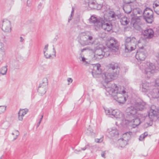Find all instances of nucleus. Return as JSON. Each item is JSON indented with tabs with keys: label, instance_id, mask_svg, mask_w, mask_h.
I'll list each match as a JSON object with an SVG mask.
<instances>
[{
	"label": "nucleus",
	"instance_id": "1",
	"mask_svg": "<svg viewBox=\"0 0 159 159\" xmlns=\"http://www.w3.org/2000/svg\"><path fill=\"white\" fill-rule=\"evenodd\" d=\"M101 65L99 64L91 65L90 66L89 71L94 78L101 77L106 83L116 79L119 73L120 67L118 63H112L108 65V69L106 72L101 74Z\"/></svg>",
	"mask_w": 159,
	"mask_h": 159
},
{
	"label": "nucleus",
	"instance_id": "2",
	"mask_svg": "<svg viewBox=\"0 0 159 159\" xmlns=\"http://www.w3.org/2000/svg\"><path fill=\"white\" fill-rule=\"evenodd\" d=\"M106 90L109 94L112 96L118 103H123L126 101V92L123 88L118 87L116 84H109Z\"/></svg>",
	"mask_w": 159,
	"mask_h": 159
},
{
	"label": "nucleus",
	"instance_id": "3",
	"mask_svg": "<svg viewBox=\"0 0 159 159\" xmlns=\"http://www.w3.org/2000/svg\"><path fill=\"white\" fill-rule=\"evenodd\" d=\"M89 21L90 24L93 25L96 30L102 28L105 31L108 32L112 29L111 24L105 21L104 18L97 19L95 16L93 15L89 19Z\"/></svg>",
	"mask_w": 159,
	"mask_h": 159
},
{
	"label": "nucleus",
	"instance_id": "4",
	"mask_svg": "<svg viewBox=\"0 0 159 159\" xmlns=\"http://www.w3.org/2000/svg\"><path fill=\"white\" fill-rule=\"evenodd\" d=\"M78 38L79 43L83 46L95 43V40L94 39L92 35L88 32H83L80 33Z\"/></svg>",
	"mask_w": 159,
	"mask_h": 159
},
{
	"label": "nucleus",
	"instance_id": "5",
	"mask_svg": "<svg viewBox=\"0 0 159 159\" xmlns=\"http://www.w3.org/2000/svg\"><path fill=\"white\" fill-rule=\"evenodd\" d=\"M136 40L134 37H127L125 43V51L126 52H130L135 49L136 47Z\"/></svg>",
	"mask_w": 159,
	"mask_h": 159
},
{
	"label": "nucleus",
	"instance_id": "6",
	"mask_svg": "<svg viewBox=\"0 0 159 159\" xmlns=\"http://www.w3.org/2000/svg\"><path fill=\"white\" fill-rule=\"evenodd\" d=\"M108 48H105L102 49L101 48H97L93 52L94 55L93 57V60L98 61L103 58L104 57H107L110 54L108 51Z\"/></svg>",
	"mask_w": 159,
	"mask_h": 159
},
{
	"label": "nucleus",
	"instance_id": "7",
	"mask_svg": "<svg viewBox=\"0 0 159 159\" xmlns=\"http://www.w3.org/2000/svg\"><path fill=\"white\" fill-rule=\"evenodd\" d=\"M144 40H140L138 42V46L139 47V49L136 52L135 57L138 60L144 61L147 56V51L144 49L143 46H141V43H143Z\"/></svg>",
	"mask_w": 159,
	"mask_h": 159
},
{
	"label": "nucleus",
	"instance_id": "8",
	"mask_svg": "<svg viewBox=\"0 0 159 159\" xmlns=\"http://www.w3.org/2000/svg\"><path fill=\"white\" fill-rule=\"evenodd\" d=\"M148 116L151 121L159 120V112L158 109L154 105H152L148 112Z\"/></svg>",
	"mask_w": 159,
	"mask_h": 159
},
{
	"label": "nucleus",
	"instance_id": "9",
	"mask_svg": "<svg viewBox=\"0 0 159 159\" xmlns=\"http://www.w3.org/2000/svg\"><path fill=\"white\" fill-rule=\"evenodd\" d=\"M137 111H138L134 105L128 107L126 111V120L128 121H131V119L137 116Z\"/></svg>",
	"mask_w": 159,
	"mask_h": 159
},
{
	"label": "nucleus",
	"instance_id": "10",
	"mask_svg": "<svg viewBox=\"0 0 159 159\" xmlns=\"http://www.w3.org/2000/svg\"><path fill=\"white\" fill-rule=\"evenodd\" d=\"M154 87L152 86L150 83L145 82L142 84L141 90L143 92L148 93L151 94L152 95L153 94L152 92H153L154 94H157L158 91H156L157 89H154Z\"/></svg>",
	"mask_w": 159,
	"mask_h": 159
},
{
	"label": "nucleus",
	"instance_id": "11",
	"mask_svg": "<svg viewBox=\"0 0 159 159\" xmlns=\"http://www.w3.org/2000/svg\"><path fill=\"white\" fill-rule=\"evenodd\" d=\"M48 44L45 45L43 49L44 56L47 58H51L56 57V52L54 45H52V49L48 50Z\"/></svg>",
	"mask_w": 159,
	"mask_h": 159
},
{
	"label": "nucleus",
	"instance_id": "12",
	"mask_svg": "<svg viewBox=\"0 0 159 159\" xmlns=\"http://www.w3.org/2000/svg\"><path fill=\"white\" fill-rule=\"evenodd\" d=\"M107 47L113 51H116L119 48V44L117 40L113 37H111L107 42Z\"/></svg>",
	"mask_w": 159,
	"mask_h": 159
},
{
	"label": "nucleus",
	"instance_id": "13",
	"mask_svg": "<svg viewBox=\"0 0 159 159\" xmlns=\"http://www.w3.org/2000/svg\"><path fill=\"white\" fill-rule=\"evenodd\" d=\"M1 29L4 32L9 33L11 30V21L7 19H3L1 22Z\"/></svg>",
	"mask_w": 159,
	"mask_h": 159
},
{
	"label": "nucleus",
	"instance_id": "14",
	"mask_svg": "<svg viewBox=\"0 0 159 159\" xmlns=\"http://www.w3.org/2000/svg\"><path fill=\"white\" fill-rule=\"evenodd\" d=\"M153 12L152 10L147 8L143 11V15L146 21L149 23H151L153 21Z\"/></svg>",
	"mask_w": 159,
	"mask_h": 159
},
{
	"label": "nucleus",
	"instance_id": "15",
	"mask_svg": "<svg viewBox=\"0 0 159 159\" xmlns=\"http://www.w3.org/2000/svg\"><path fill=\"white\" fill-rule=\"evenodd\" d=\"M48 85L47 79L44 78L43 80V82L40 84L38 89V92L41 95H44L46 93Z\"/></svg>",
	"mask_w": 159,
	"mask_h": 159
},
{
	"label": "nucleus",
	"instance_id": "16",
	"mask_svg": "<svg viewBox=\"0 0 159 159\" xmlns=\"http://www.w3.org/2000/svg\"><path fill=\"white\" fill-rule=\"evenodd\" d=\"M112 113V115L111 116V117H115L117 119L123 122L124 120L127 121L126 118H125L123 114L118 110H113Z\"/></svg>",
	"mask_w": 159,
	"mask_h": 159
},
{
	"label": "nucleus",
	"instance_id": "17",
	"mask_svg": "<svg viewBox=\"0 0 159 159\" xmlns=\"http://www.w3.org/2000/svg\"><path fill=\"white\" fill-rule=\"evenodd\" d=\"M86 3H88L89 6L91 9H98V6L101 7L100 5H98L95 0H84Z\"/></svg>",
	"mask_w": 159,
	"mask_h": 159
},
{
	"label": "nucleus",
	"instance_id": "18",
	"mask_svg": "<svg viewBox=\"0 0 159 159\" xmlns=\"http://www.w3.org/2000/svg\"><path fill=\"white\" fill-rule=\"evenodd\" d=\"M134 106L138 111H142L146 108V104L145 102L143 101L136 102L134 104Z\"/></svg>",
	"mask_w": 159,
	"mask_h": 159
},
{
	"label": "nucleus",
	"instance_id": "19",
	"mask_svg": "<svg viewBox=\"0 0 159 159\" xmlns=\"http://www.w3.org/2000/svg\"><path fill=\"white\" fill-rule=\"evenodd\" d=\"M142 25L143 23L141 20L139 18H137L133 23V26L135 29L140 31L142 29Z\"/></svg>",
	"mask_w": 159,
	"mask_h": 159
},
{
	"label": "nucleus",
	"instance_id": "20",
	"mask_svg": "<svg viewBox=\"0 0 159 159\" xmlns=\"http://www.w3.org/2000/svg\"><path fill=\"white\" fill-rule=\"evenodd\" d=\"M154 32L152 29H149L145 30L143 32V35L146 37V38L151 39L152 38L154 35Z\"/></svg>",
	"mask_w": 159,
	"mask_h": 159
},
{
	"label": "nucleus",
	"instance_id": "21",
	"mask_svg": "<svg viewBox=\"0 0 159 159\" xmlns=\"http://www.w3.org/2000/svg\"><path fill=\"white\" fill-rule=\"evenodd\" d=\"M148 67L145 70V73L147 74H150L152 73V71L155 69V65L152 63H148Z\"/></svg>",
	"mask_w": 159,
	"mask_h": 159
},
{
	"label": "nucleus",
	"instance_id": "22",
	"mask_svg": "<svg viewBox=\"0 0 159 159\" xmlns=\"http://www.w3.org/2000/svg\"><path fill=\"white\" fill-rule=\"evenodd\" d=\"M28 110L27 109H20L18 113V119L20 121H22L23 117L28 112Z\"/></svg>",
	"mask_w": 159,
	"mask_h": 159
},
{
	"label": "nucleus",
	"instance_id": "23",
	"mask_svg": "<svg viewBox=\"0 0 159 159\" xmlns=\"http://www.w3.org/2000/svg\"><path fill=\"white\" fill-rule=\"evenodd\" d=\"M107 131L111 137H117L118 134V131L115 127L108 129Z\"/></svg>",
	"mask_w": 159,
	"mask_h": 159
},
{
	"label": "nucleus",
	"instance_id": "24",
	"mask_svg": "<svg viewBox=\"0 0 159 159\" xmlns=\"http://www.w3.org/2000/svg\"><path fill=\"white\" fill-rule=\"evenodd\" d=\"M131 120H132V121L129 122H132V125L133 128H134L137 126H138L141 123L140 119L139 117H137L136 116L134 118L131 119Z\"/></svg>",
	"mask_w": 159,
	"mask_h": 159
},
{
	"label": "nucleus",
	"instance_id": "25",
	"mask_svg": "<svg viewBox=\"0 0 159 159\" xmlns=\"http://www.w3.org/2000/svg\"><path fill=\"white\" fill-rule=\"evenodd\" d=\"M123 9L125 13L129 14L131 12L132 8L131 5L129 4H126L124 6Z\"/></svg>",
	"mask_w": 159,
	"mask_h": 159
},
{
	"label": "nucleus",
	"instance_id": "26",
	"mask_svg": "<svg viewBox=\"0 0 159 159\" xmlns=\"http://www.w3.org/2000/svg\"><path fill=\"white\" fill-rule=\"evenodd\" d=\"M132 132H127L123 134V139L127 141L130 139L131 136L132 135Z\"/></svg>",
	"mask_w": 159,
	"mask_h": 159
},
{
	"label": "nucleus",
	"instance_id": "27",
	"mask_svg": "<svg viewBox=\"0 0 159 159\" xmlns=\"http://www.w3.org/2000/svg\"><path fill=\"white\" fill-rule=\"evenodd\" d=\"M129 22V19L126 17H122L120 20V22L121 24L125 25L128 24Z\"/></svg>",
	"mask_w": 159,
	"mask_h": 159
},
{
	"label": "nucleus",
	"instance_id": "28",
	"mask_svg": "<svg viewBox=\"0 0 159 159\" xmlns=\"http://www.w3.org/2000/svg\"><path fill=\"white\" fill-rule=\"evenodd\" d=\"M153 7L155 12L159 15V2L156 1L153 4Z\"/></svg>",
	"mask_w": 159,
	"mask_h": 159
},
{
	"label": "nucleus",
	"instance_id": "29",
	"mask_svg": "<svg viewBox=\"0 0 159 159\" xmlns=\"http://www.w3.org/2000/svg\"><path fill=\"white\" fill-rule=\"evenodd\" d=\"M120 146L122 148L124 147L127 144V141L123 139H120L118 140Z\"/></svg>",
	"mask_w": 159,
	"mask_h": 159
},
{
	"label": "nucleus",
	"instance_id": "30",
	"mask_svg": "<svg viewBox=\"0 0 159 159\" xmlns=\"http://www.w3.org/2000/svg\"><path fill=\"white\" fill-rule=\"evenodd\" d=\"M7 66H3L0 69V74L5 75L6 74L7 71Z\"/></svg>",
	"mask_w": 159,
	"mask_h": 159
},
{
	"label": "nucleus",
	"instance_id": "31",
	"mask_svg": "<svg viewBox=\"0 0 159 159\" xmlns=\"http://www.w3.org/2000/svg\"><path fill=\"white\" fill-rule=\"evenodd\" d=\"M109 17L112 18V20H114L116 19V17H118L117 15H116L113 11H111L109 13Z\"/></svg>",
	"mask_w": 159,
	"mask_h": 159
},
{
	"label": "nucleus",
	"instance_id": "32",
	"mask_svg": "<svg viewBox=\"0 0 159 159\" xmlns=\"http://www.w3.org/2000/svg\"><path fill=\"white\" fill-rule=\"evenodd\" d=\"M134 12L135 14H139V15H142L143 12L139 8H136L134 9Z\"/></svg>",
	"mask_w": 159,
	"mask_h": 159
},
{
	"label": "nucleus",
	"instance_id": "33",
	"mask_svg": "<svg viewBox=\"0 0 159 159\" xmlns=\"http://www.w3.org/2000/svg\"><path fill=\"white\" fill-rule=\"evenodd\" d=\"M105 110L106 114L109 115L111 117V116L112 115V112L113 111V110L106 108L105 109Z\"/></svg>",
	"mask_w": 159,
	"mask_h": 159
},
{
	"label": "nucleus",
	"instance_id": "34",
	"mask_svg": "<svg viewBox=\"0 0 159 159\" xmlns=\"http://www.w3.org/2000/svg\"><path fill=\"white\" fill-rule=\"evenodd\" d=\"M93 130L89 126V128H88L86 130V133L88 135H93Z\"/></svg>",
	"mask_w": 159,
	"mask_h": 159
},
{
	"label": "nucleus",
	"instance_id": "35",
	"mask_svg": "<svg viewBox=\"0 0 159 159\" xmlns=\"http://www.w3.org/2000/svg\"><path fill=\"white\" fill-rule=\"evenodd\" d=\"M6 106H0V114L6 111Z\"/></svg>",
	"mask_w": 159,
	"mask_h": 159
},
{
	"label": "nucleus",
	"instance_id": "36",
	"mask_svg": "<svg viewBox=\"0 0 159 159\" xmlns=\"http://www.w3.org/2000/svg\"><path fill=\"white\" fill-rule=\"evenodd\" d=\"M103 138H101L100 139H95V141L97 143H101L103 141Z\"/></svg>",
	"mask_w": 159,
	"mask_h": 159
},
{
	"label": "nucleus",
	"instance_id": "37",
	"mask_svg": "<svg viewBox=\"0 0 159 159\" xmlns=\"http://www.w3.org/2000/svg\"><path fill=\"white\" fill-rule=\"evenodd\" d=\"M12 135H15L16 136H18L19 135V132L17 130H15L14 131V133H12Z\"/></svg>",
	"mask_w": 159,
	"mask_h": 159
},
{
	"label": "nucleus",
	"instance_id": "38",
	"mask_svg": "<svg viewBox=\"0 0 159 159\" xmlns=\"http://www.w3.org/2000/svg\"><path fill=\"white\" fill-rule=\"evenodd\" d=\"M4 51V45L1 42H0V52Z\"/></svg>",
	"mask_w": 159,
	"mask_h": 159
},
{
	"label": "nucleus",
	"instance_id": "39",
	"mask_svg": "<svg viewBox=\"0 0 159 159\" xmlns=\"http://www.w3.org/2000/svg\"><path fill=\"white\" fill-rule=\"evenodd\" d=\"M4 54V51H1V52H0V61L3 59Z\"/></svg>",
	"mask_w": 159,
	"mask_h": 159
},
{
	"label": "nucleus",
	"instance_id": "40",
	"mask_svg": "<svg viewBox=\"0 0 159 159\" xmlns=\"http://www.w3.org/2000/svg\"><path fill=\"white\" fill-rule=\"evenodd\" d=\"M81 61L83 62L84 65H86L88 63V62L85 61L86 59L84 57H81Z\"/></svg>",
	"mask_w": 159,
	"mask_h": 159
},
{
	"label": "nucleus",
	"instance_id": "41",
	"mask_svg": "<svg viewBox=\"0 0 159 159\" xmlns=\"http://www.w3.org/2000/svg\"><path fill=\"white\" fill-rule=\"evenodd\" d=\"M124 3L126 4H129L131 3L132 1H134L135 0H123Z\"/></svg>",
	"mask_w": 159,
	"mask_h": 159
},
{
	"label": "nucleus",
	"instance_id": "42",
	"mask_svg": "<svg viewBox=\"0 0 159 159\" xmlns=\"http://www.w3.org/2000/svg\"><path fill=\"white\" fill-rule=\"evenodd\" d=\"M145 138V136L142 134L140 135L139 138V140L140 141H142Z\"/></svg>",
	"mask_w": 159,
	"mask_h": 159
},
{
	"label": "nucleus",
	"instance_id": "43",
	"mask_svg": "<svg viewBox=\"0 0 159 159\" xmlns=\"http://www.w3.org/2000/svg\"><path fill=\"white\" fill-rule=\"evenodd\" d=\"M106 151H103L102 152V153H101V156L102 157H103L104 158H106V157L105 156V155H106Z\"/></svg>",
	"mask_w": 159,
	"mask_h": 159
},
{
	"label": "nucleus",
	"instance_id": "44",
	"mask_svg": "<svg viewBox=\"0 0 159 159\" xmlns=\"http://www.w3.org/2000/svg\"><path fill=\"white\" fill-rule=\"evenodd\" d=\"M74 8H73V7L72 8V11H71V14L70 15V19H69L68 20V22H70V21L72 19H71V17L72 16V14L73 13H74Z\"/></svg>",
	"mask_w": 159,
	"mask_h": 159
},
{
	"label": "nucleus",
	"instance_id": "45",
	"mask_svg": "<svg viewBox=\"0 0 159 159\" xmlns=\"http://www.w3.org/2000/svg\"><path fill=\"white\" fill-rule=\"evenodd\" d=\"M152 125V122H151L149 123H147L145 124V127H147L148 126Z\"/></svg>",
	"mask_w": 159,
	"mask_h": 159
},
{
	"label": "nucleus",
	"instance_id": "46",
	"mask_svg": "<svg viewBox=\"0 0 159 159\" xmlns=\"http://www.w3.org/2000/svg\"><path fill=\"white\" fill-rule=\"evenodd\" d=\"M31 0H27V5L28 6L30 7V6L31 5Z\"/></svg>",
	"mask_w": 159,
	"mask_h": 159
},
{
	"label": "nucleus",
	"instance_id": "47",
	"mask_svg": "<svg viewBox=\"0 0 159 159\" xmlns=\"http://www.w3.org/2000/svg\"><path fill=\"white\" fill-rule=\"evenodd\" d=\"M156 84L157 86H159V79H157L156 80Z\"/></svg>",
	"mask_w": 159,
	"mask_h": 159
},
{
	"label": "nucleus",
	"instance_id": "48",
	"mask_svg": "<svg viewBox=\"0 0 159 159\" xmlns=\"http://www.w3.org/2000/svg\"><path fill=\"white\" fill-rule=\"evenodd\" d=\"M67 81L68 82L71 83L73 81V80L70 78H68L67 79Z\"/></svg>",
	"mask_w": 159,
	"mask_h": 159
},
{
	"label": "nucleus",
	"instance_id": "49",
	"mask_svg": "<svg viewBox=\"0 0 159 159\" xmlns=\"http://www.w3.org/2000/svg\"><path fill=\"white\" fill-rule=\"evenodd\" d=\"M20 41L21 43L23 42L24 41V39L22 37H20Z\"/></svg>",
	"mask_w": 159,
	"mask_h": 159
},
{
	"label": "nucleus",
	"instance_id": "50",
	"mask_svg": "<svg viewBox=\"0 0 159 159\" xmlns=\"http://www.w3.org/2000/svg\"><path fill=\"white\" fill-rule=\"evenodd\" d=\"M81 152V150H77V149H75V153H78V152Z\"/></svg>",
	"mask_w": 159,
	"mask_h": 159
},
{
	"label": "nucleus",
	"instance_id": "51",
	"mask_svg": "<svg viewBox=\"0 0 159 159\" xmlns=\"http://www.w3.org/2000/svg\"><path fill=\"white\" fill-rule=\"evenodd\" d=\"M87 149L86 146H85L84 148H81V149L82 150L84 151Z\"/></svg>",
	"mask_w": 159,
	"mask_h": 159
},
{
	"label": "nucleus",
	"instance_id": "52",
	"mask_svg": "<svg viewBox=\"0 0 159 159\" xmlns=\"http://www.w3.org/2000/svg\"><path fill=\"white\" fill-rule=\"evenodd\" d=\"M142 134L144 135L145 137L147 136L148 134L147 132H145L143 134Z\"/></svg>",
	"mask_w": 159,
	"mask_h": 159
},
{
	"label": "nucleus",
	"instance_id": "53",
	"mask_svg": "<svg viewBox=\"0 0 159 159\" xmlns=\"http://www.w3.org/2000/svg\"><path fill=\"white\" fill-rule=\"evenodd\" d=\"M88 49V48H83V49H82L81 50V52H83L84 51H85V50H86V49Z\"/></svg>",
	"mask_w": 159,
	"mask_h": 159
},
{
	"label": "nucleus",
	"instance_id": "54",
	"mask_svg": "<svg viewBox=\"0 0 159 159\" xmlns=\"http://www.w3.org/2000/svg\"><path fill=\"white\" fill-rule=\"evenodd\" d=\"M18 136H16V137H14V138H13V141H14V140H15L17 138Z\"/></svg>",
	"mask_w": 159,
	"mask_h": 159
},
{
	"label": "nucleus",
	"instance_id": "55",
	"mask_svg": "<svg viewBox=\"0 0 159 159\" xmlns=\"http://www.w3.org/2000/svg\"><path fill=\"white\" fill-rule=\"evenodd\" d=\"M85 146H86L87 148V147H90V145L89 143H88Z\"/></svg>",
	"mask_w": 159,
	"mask_h": 159
},
{
	"label": "nucleus",
	"instance_id": "56",
	"mask_svg": "<svg viewBox=\"0 0 159 159\" xmlns=\"http://www.w3.org/2000/svg\"><path fill=\"white\" fill-rule=\"evenodd\" d=\"M40 122H39L38 123V124H37V127H38L39 126V125H40Z\"/></svg>",
	"mask_w": 159,
	"mask_h": 159
},
{
	"label": "nucleus",
	"instance_id": "57",
	"mask_svg": "<svg viewBox=\"0 0 159 159\" xmlns=\"http://www.w3.org/2000/svg\"><path fill=\"white\" fill-rule=\"evenodd\" d=\"M43 115H42L41 116V118L40 119H41V120H42L43 118Z\"/></svg>",
	"mask_w": 159,
	"mask_h": 159
},
{
	"label": "nucleus",
	"instance_id": "58",
	"mask_svg": "<svg viewBox=\"0 0 159 159\" xmlns=\"http://www.w3.org/2000/svg\"><path fill=\"white\" fill-rule=\"evenodd\" d=\"M42 120H41V119H40L39 120V122H40V123H41V122Z\"/></svg>",
	"mask_w": 159,
	"mask_h": 159
},
{
	"label": "nucleus",
	"instance_id": "59",
	"mask_svg": "<svg viewBox=\"0 0 159 159\" xmlns=\"http://www.w3.org/2000/svg\"><path fill=\"white\" fill-rule=\"evenodd\" d=\"M16 69H19V66H17L16 68Z\"/></svg>",
	"mask_w": 159,
	"mask_h": 159
},
{
	"label": "nucleus",
	"instance_id": "60",
	"mask_svg": "<svg viewBox=\"0 0 159 159\" xmlns=\"http://www.w3.org/2000/svg\"><path fill=\"white\" fill-rule=\"evenodd\" d=\"M158 33L159 34V26L158 27Z\"/></svg>",
	"mask_w": 159,
	"mask_h": 159
},
{
	"label": "nucleus",
	"instance_id": "61",
	"mask_svg": "<svg viewBox=\"0 0 159 159\" xmlns=\"http://www.w3.org/2000/svg\"><path fill=\"white\" fill-rule=\"evenodd\" d=\"M1 64V63L0 62V64Z\"/></svg>",
	"mask_w": 159,
	"mask_h": 159
},
{
	"label": "nucleus",
	"instance_id": "62",
	"mask_svg": "<svg viewBox=\"0 0 159 159\" xmlns=\"http://www.w3.org/2000/svg\"><path fill=\"white\" fill-rule=\"evenodd\" d=\"M159 1V0H158Z\"/></svg>",
	"mask_w": 159,
	"mask_h": 159
}]
</instances>
